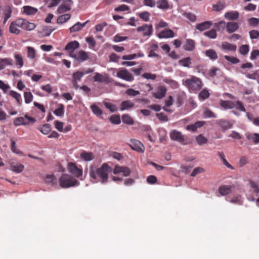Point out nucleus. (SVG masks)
<instances>
[{
    "label": "nucleus",
    "mask_w": 259,
    "mask_h": 259,
    "mask_svg": "<svg viewBox=\"0 0 259 259\" xmlns=\"http://www.w3.org/2000/svg\"><path fill=\"white\" fill-rule=\"evenodd\" d=\"M38 130L43 134L47 135L51 130V125L50 124H45L41 127H39Z\"/></svg>",
    "instance_id": "obj_41"
},
{
    "label": "nucleus",
    "mask_w": 259,
    "mask_h": 259,
    "mask_svg": "<svg viewBox=\"0 0 259 259\" xmlns=\"http://www.w3.org/2000/svg\"><path fill=\"white\" fill-rule=\"evenodd\" d=\"M135 106V104L130 100H125L121 102L120 104V111L130 110Z\"/></svg>",
    "instance_id": "obj_16"
},
{
    "label": "nucleus",
    "mask_w": 259,
    "mask_h": 259,
    "mask_svg": "<svg viewBox=\"0 0 259 259\" xmlns=\"http://www.w3.org/2000/svg\"><path fill=\"white\" fill-rule=\"evenodd\" d=\"M249 33L251 39H257L259 37V32L257 30H251Z\"/></svg>",
    "instance_id": "obj_62"
},
{
    "label": "nucleus",
    "mask_w": 259,
    "mask_h": 259,
    "mask_svg": "<svg viewBox=\"0 0 259 259\" xmlns=\"http://www.w3.org/2000/svg\"><path fill=\"white\" fill-rule=\"evenodd\" d=\"M11 169L16 173H21L24 168V166L22 164L16 163L14 162L10 163Z\"/></svg>",
    "instance_id": "obj_18"
},
{
    "label": "nucleus",
    "mask_w": 259,
    "mask_h": 259,
    "mask_svg": "<svg viewBox=\"0 0 259 259\" xmlns=\"http://www.w3.org/2000/svg\"><path fill=\"white\" fill-rule=\"evenodd\" d=\"M227 31L229 33H233L239 28V25L237 23L234 22H228L226 26Z\"/></svg>",
    "instance_id": "obj_17"
},
{
    "label": "nucleus",
    "mask_w": 259,
    "mask_h": 259,
    "mask_svg": "<svg viewBox=\"0 0 259 259\" xmlns=\"http://www.w3.org/2000/svg\"><path fill=\"white\" fill-rule=\"evenodd\" d=\"M83 76L81 71H76L73 73L72 83L75 89L78 88L79 86L77 84V81H80Z\"/></svg>",
    "instance_id": "obj_13"
},
{
    "label": "nucleus",
    "mask_w": 259,
    "mask_h": 259,
    "mask_svg": "<svg viewBox=\"0 0 259 259\" xmlns=\"http://www.w3.org/2000/svg\"><path fill=\"white\" fill-rule=\"evenodd\" d=\"M131 148L137 152L143 153L144 152V146L143 144L139 140L136 139H131L130 143L128 144Z\"/></svg>",
    "instance_id": "obj_8"
},
{
    "label": "nucleus",
    "mask_w": 259,
    "mask_h": 259,
    "mask_svg": "<svg viewBox=\"0 0 259 259\" xmlns=\"http://www.w3.org/2000/svg\"><path fill=\"white\" fill-rule=\"evenodd\" d=\"M59 183L62 188H68L79 185V182L73 176L63 174L59 179Z\"/></svg>",
    "instance_id": "obj_2"
},
{
    "label": "nucleus",
    "mask_w": 259,
    "mask_h": 259,
    "mask_svg": "<svg viewBox=\"0 0 259 259\" xmlns=\"http://www.w3.org/2000/svg\"><path fill=\"white\" fill-rule=\"evenodd\" d=\"M71 18L70 14H65L60 16L57 20V23L59 24H62L67 21Z\"/></svg>",
    "instance_id": "obj_33"
},
{
    "label": "nucleus",
    "mask_w": 259,
    "mask_h": 259,
    "mask_svg": "<svg viewBox=\"0 0 259 259\" xmlns=\"http://www.w3.org/2000/svg\"><path fill=\"white\" fill-rule=\"evenodd\" d=\"M226 24L224 21H221L214 24L215 28L219 31L223 30L226 27Z\"/></svg>",
    "instance_id": "obj_48"
},
{
    "label": "nucleus",
    "mask_w": 259,
    "mask_h": 259,
    "mask_svg": "<svg viewBox=\"0 0 259 259\" xmlns=\"http://www.w3.org/2000/svg\"><path fill=\"white\" fill-rule=\"evenodd\" d=\"M122 120L123 123L129 125H133L134 123L133 119L128 114H123Z\"/></svg>",
    "instance_id": "obj_38"
},
{
    "label": "nucleus",
    "mask_w": 259,
    "mask_h": 259,
    "mask_svg": "<svg viewBox=\"0 0 259 259\" xmlns=\"http://www.w3.org/2000/svg\"><path fill=\"white\" fill-rule=\"evenodd\" d=\"M183 85L186 87L190 91H197L203 87L201 80L195 76H192L190 78L186 79L183 81Z\"/></svg>",
    "instance_id": "obj_3"
},
{
    "label": "nucleus",
    "mask_w": 259,
    "mask_h": 259,
    "mask_svg": "<svg viewBox=\"0 0 259 259\" xmlns=\"http://www.w3.org/2000/svg\"><path fill=\"white\" fill-rule=\"evenodd\" d=\"M110 121L114 124H119L121 123V119L119 115L114 114L110 116Z\"/></svg>",
    "instance_id": "obj_44"
},
{
    "label": "nucleus",
    "mask_w": 259,
    "mask_h": 259,
    "mask_svg": "<svg viewBox=\"0 0 259 259\" xmlns=\"http://www.w3.org/2000/svg\"><path fill=\"white\" fill-rule=\"evenodd\" d=\"M10 95L12 97L15 98L16 100L17 101V103L19 105H21L22 104V101H21V95L16 92L14 91H11L10 92Z\"/></svg>",
    "instance_id": "obj_42"
},
{
    "label": "nucleus",
    "mask_w": 259,
    "mask_h": 259,
    "mask_svg": "<svg viewBox=\"0 0 259 259\" xmlns=\"http://www.w3.org/2000/svg\"><path fill=\"white\" fill-rule=\"evenodd\" d=\"M221 107L225 109H233L235 107V103L231 101H221L220 103Z\"/></svg>",
    "instance_id": "obj_24"
},
{
    "label": "nucleus",
    "mask_w": 259,
    "mask_h": 259,
    "mask_svg": "<svg viewBox=\"0 0 259 259\" xmlns=\"http://www.w3.org/2000/svg\"><path fill=\"white\" fill-rule=\"evenodd\" d=\"M197 143L199 145H202L207 142V139L202 134L199 135L196 138Z\"/></svg>",
    "instance_id": "obj_49"
},
{
    "label": "nucleus",
    "mask_w": 259,
    "mask_h": 259,
    "mask_svg": "<svg viewBox=\"0 0 259 259\" xmlns=\"http://www.w3.org/2000/svg\"><path fill=\"white\" fill-rule=\"evenodd\" d=\"M24 97L26 104H29L32 102L33 100V95L30 92H25L24 93Z\"/></svg>",
    "instance_id": "obj_53"
},
{
    "label": "nucleus",
    "mask_w": 259,
    "mask_h": 259,
    "mask_svg": "<svg viewBox=\"0 0 259 259\" xmlns=\"http://www.w3.org/2000/svg\"><path fill=\"white\" fill-rule=\"evenodd\" d=\"M195 47V41L192 39H187L186 44L184 46V49L187 51H193Z\"/></svg>",
    "instance_id": "obj_23"
},
{
    "label": "nucleus",
    "mask_w": 259,
    "mask_h": 259,
    "mask_svg": "<svg viewBox=\"0 0 259 259\" xmlns=\"http://www.w3.org/2000/svg\"><path fill=\"white\" fill-rule=\"evenodd\" d=\"M17 23L18 27L28 31L33 30L36 27L34 23L29 22L27 20L23 19L17 20Z\"/></svg>",
    "instance_id": "obj_6"
},
{
    "label": "nucleus",
    "mask_w": 259,
    "mask_h": 259,
    "mask_svg": "<svg viewBox=\"0 0 259 259\" xmlns=\"http://www.w3.org/2000/svg\"><path fill=\"white\" fill-rule=\"evenodd\" d=\"M229 201L232 203L238 204L239 205L242 204V201L241 199L240 196H238L231 199Z\"/></svg>",
    "instance_id": "obj_59"
},
{
    "label": "nucleus",
    "mask_w": 259,
    "mask_h": 259,
    "mask_svg": "<svg viewBox=\"0 0 259 259\" xmlns=\"http://www.w3.org/2000/svg\"><path fill=\"white\" fill-rule=\"evenodd\" d=\"M150 14L147 11L143 12L139 14V17L144 21L147 22L149 20Z\"/></svg>",
    "instance_id": "obj_55"
},
{
    "label": "nucleus",
    "mask_w": 259,
    "mask_h": 259,
    "mask_svg": "<svg viewBox=\"0 0 259 259\" xmlns=\"http://www.w3.org/2000/svg\"><path fill=\"white\" fill-rule=\"evenodd\" d=\"M14 58L16 61V65L18 66L19 68H21L24 65L22 56L19 54H15Z\"/></svg>",
    "instance_id": "obj_46"
},
{
    "label": "nucleus",
    "mask_w": 259,
    "mask_h": 259,
    "mask_svg": "<svg viewBox=\"0 0 259 259\" xmlns=\"http://www.w3.org/2000/svg\"><path fill=\"white\" fill-rule=\"evenodd\" d=\"M56 179L53 175H48L46 178V182L48 184H50L54 186L56 183Z\"/></svg>",
    "instance_id": "obj_47"
},
{
    "label": "nucleus",
    "mask_w": 259,
    "mask_h": 259,
    "mask_svg": "<svg viewBox=\"0 0 259 259\" xmlns=\"http://www.w3.org/2000/svg\"><path fill=\"white\" fill-rule=\"evenodd\" d=\"M70 56L79 62L85 61L89 58L88 53L82 50L79 51L77 54H75L74 52H72L70 53Z\"/></svg>",
    "instance_id": "obj_9"
},
{
    "label": "nucleus",
    "mask_w": 259,
    "mask_h": 259,
    "mask_svg": "<svg viewBox=\"0 0 259 259\" xmlns=\"http://www.w3.org/2000/svg\"><path fill=\"white\" fill-rule=\"evenodd\" d=\"M212 25V22L211 21H206L202 23L197 24L196 25V29L200 31L208 29Z\"/></svg>",
    "instance_id": "obj_15"
},
{
    "label": "nucleus",
    "mask_w": 259,
    "mask_h": 259,
    "mask_svg": "<svg viewBox=\"0 0 259 259\" xmlns=\"http://www.w3.org/2000/svg\"><path fill=\"white\" fill-rule=\"evenodd\" d=\"M137 31H145L144 36H150L152 33L153 27L152 25L144 24L142 26H139L137 28Z\"/></svg>",
    "instance_id": "obj_11"
},
{
    "label": "nucleus",
    "mask_w": 259,
    "mask_h": 259,
    "mask_svg": "<svg viewBox=\"0 0 259 259\" xmlns=\"http://www.w3.org/2000/svg\"><path fill=\"white\" fill-rule=\"evenodd\" d=\"M104 105L107 109H109L111 112H114L117 111L118 110L117 107L115 105L110 102H105L104 103Z\"/></svg>",
    "instance_id": "obj_50"
},
{
    "label": "nucleus",
    "mask_w": 259,
    "mask_h": 259,
    "mask_svg": "<svg viewBox=\"0 0 259 259\" xmlns=\"http://www.w3.org/2000/svg\"><path fill=\"white\" fill-rule=\"evenodd\" d=\"M179 64L185 67H190L191 64V58L189 57H186L179 61Z\"/></svg>",
    "instance_id": "obj_34"
},
{
    "label": "nucleus",
    "mask_w": 259,
    "mask_h": 259,
    "mask_svg": "<svg viewBox=\"0 0 259 259\" xmlns=\"http://www.w3.org/2000/svg\"><path fill=\"white\" fill-rule=\"evenodd\" d=\"M233 124L228 120H223L220 121V126L223 130L226 131L231 128Z\"/></svg>",
    "instance_id": "obj_40"
},
{
    "label": "nucleus",
    "mask_w": 259,
    "mask_h": 259,
    "mask_svg": "<svg viewBox=\"0 0 259 259\" xmlns=\"http://www.w3.org/2000/svg\"><path fill=\"white\" fill-rule=\"evenodd\" d=\"M108 76L104 77L99 73H96L94 76V81L99 82H108Z\"/></svg>",
    "instance_id": "obj_28"
},
{
    "label": "nucleus",
    "mask_w": 259,
    "mask_h": 259,
    "mask_svg": "<svg viewBox=\"0 0 259 259\" xmlns=\"http://www.w3.org/2000/svg\"><path fill=\"white\" fill-rule=\"evenodd\" d=\"M12 11L10 8H8L7 10H6L4 12V22H6L8 19H9L11 16Z\"/></svg>",
    "instance_id": "obj_63"
},
{
    "label": "nucleus",
    "mask_w": 259,
    "mask_h": 259,
    "mask_svg": "<svg viewBox=\"0 0 259 259\" xmlns=\"http://www.w3.org/2000/svg\"><path fill=\"white\" fill-rule=\"evenodd\" d=\"M64 107L63 104H60L59 107L54 111L57 116H61L64 114Z\"/></svg>",
    "instance_id": "obj_52"
},
{
    "label": "nucleus",
    "mask_w": 259,
    "mask_h": 259,
    "mask_svg": "<svg viewBox=\"0 0 259 259\" xmlns=\"http://www.w3.org/2000/svg\"><path fill=\"white\" fill-rule=\"evenodd\" d=\"M249 50V46L247 45H243L239 49V53L244 56L248 54Z\"/></svg>",
    "instance_id": "obj_51"
},
{
    "label": "nucleus",
    "mask_w": 259,
    "mask_h": 259,
    "mask_svg": "<svg viewBox=\"0 0 259 259\" xmlns=\"http://www.w3.org/2000/svg\"><path fill=\"white\" fill-rule=\"evenodd\" d=\"M12 59L10 58H0V70L4 69L6 66L12 65Z\"/></svg>",
    "instance_id": "obj_25"
},
{
    "label": "nucleus",
    "mask_w": 259,
    "mask_h": 259,
    "mask_svg": "<svg viewBox=\"0 0 259 259\" xmlns=\"http://www.w3.org/2000/svg\"><path fill=\"white\" fill-rule=\"evenodd\" d=\"M239 13L237 11H232L226 12L224 17L229 20H235L238 18Z\"/></svg>",
    "instance_id": "obj_19"
},
{
    "label": "nucleus",
    "mask_w": 259,
    "mask_h": 259,
    "mask_svg": "<svg viewBox=\"0 0 259 259\" xmlns=\"http://www.w3.org/2000/svg\"><path fill=\"white\" fill-rule=\"evenodd\" d=\"M125 94L131 97H135L140 93L139 91H136L133 89H129L126 91Z\"/></svg>",
    "instance_id": "obj_57"
},
{
    "label": "nucleus",
    "mask_w": 259,
    "mask_h": 259,
    "mask_svg": "<svg viewBox=\"0 0 259 259\" xmlns=\"http://www.w3.org/2000/svg\"><path fill=\"white\" fill-rule=\"evenodd\" d=\"M166 92V88L161 85L158 87L156 92L153 93V96L156 99H161L165 96Z\"/></svg>",
    "instance_id": "obj_14"
},
{
    "label": "nucleus",
    "mask_w": 259,
    "mask_h": 259,
    "mask_svg": "<svg viewBox=\"0 0 259 259\" xmlns=\"http://www.w3.org/2000/svg\"><path fill=\"white\" fill-rule=\"evenodd\" d=\"M67 169L74 177L81 180L80 178L82 176V170L78 168L75 163L72 162H69L67 165Z\"/></svg>",
    "instance_id": "obj_5"
},
{
    "label": "nucleus",
    "mask_w": 259,
    "mask_h": 259,
    "mask_svg": "<svg viewBox=\"0 0 259 259\" xmlns=\"http://www.w3.org/2000/svg\"><path fill=\"white\" fill-rule=\"evenodd\" d=\"M91 109L94 114L97 116H100L102 115V111L100 108L95 104L91 106Z\"/></svg>",
    "instance_id": "obj_43"
},
{
    "label": "nucleus",
    "mask_w": 259,
    "mask_h": 259,
    "mask_svg": "<svg viewBox=\"0 0 259 259\" xmlns=\"http://www.w3.org/2000/svg\"><path fill=\"white\" fill-rule=\"evenodd\" d=\"M80 157L84 161H91L94 159L93 154L91 152H83L80 154Z\"/></svg>",
    "instance_id": "obj_37"
},
{
    "label": "nucleus",
    "mask_w": 259,
    "mask_h": 259,
    "mask_svg": "<svg viewBox=\"0 0 259 259\" xmlns=\"http://www.w3.org/2000/svg\"><path fill=\"white\" fill-rule=\"evenodd\" d=\"M157 4V7L159 9L167 10L169 8V6L167 0H158Z\"/></svg>",
    "instance_id": "obj_29"
},
{
    "label": "nucleus",
    "mask_w": 259,
    "mask_h": 259,
    "mask_svg": "<svg viewBox=\"0 0 259 259\" xmlns=\"http://www.w3.org/2000/svg\"><path fill=\"white\" fill-rule=\"evenodd\" d=\"M199 96L203 100H205L209 97V93L207 90L203 89L200 92Z\"/></svg>",
    "instance_id": "obj_58"
},
{
    "label": "nucleus",
    "mask_w": 259,
    "mask_h": 259,
    "mask_svg": "<svg viewBox=\"0 0 259 259\" xmlns=\"http://www.w3.org/2000/svg\"><path fill=\"white\" fill-rule=\"evenodd\" d=\"M54 30L55 29H53L51 26H46L43 27L42 30L39 31L38 33L40 36L46 37L49 36Z\"/></svg>",
    "instance_id": "obj_22"
},
{
    "label": "nucleus",
    "mask_w": 259,
    "mask_h": 259,
    "mask_svg": "<svg viewBox=\"0 0 259 259\" xmlns=\"http://www.w3.org/2000/svg\"><path fill=\"white\" fill-rule=\"evenodd\" d=\"M89 22V20H87L83 23H81L79 22H77L69 29L70 32H74L80 30L83 27H84L86 24Z\"/></svg>",
    "instance_id": "obj_21"
},
{
    "label": "nucleus",
    "mask_w": 259,
    "mask_h": 259,
    "mask_svg": "<svg viewBox=\"0 0 259 259\" xmlns=\"http://www.w3.org/2000/svg\"><path fill=\"white\" fill-rule=\"evenodd\" d=\"M223 49L225 50H229L231 51H235L237 49V47L235 45L230 44L228 42H224L222 45Z\"/></svg>",
    "instance_id": "obj_36"
},
{
    "label": "nucleus",
    "mask_w": 259,
    "mask_h": 259,
    "mask_svg": "<svg viewBox=\"0 0 259 259\" xmlns=\"http://www.w3.org/2000/svg\"><path fill=\"white\" fill-rule=\"evenodd\" d=\"M156 115L161 121H167L168 120L167 116L163 112L156 113Z\"/></svg>",
    "instance_id": "obj_61"
},
{
    "label": "nucleus",
    "mask_w": 259,
    "mask_h": 259,
    "mask_svg": "<svg viewBox=\"0 0 259 259\" xmlns=\"http://www.w3.org/2000/svg\"><path fill=\"white\" fill-rule=\"evenodd\" d=\"M203 35L211 39H215L217 37L216 30L212 29L209 31L204 32Z\"/></svg>",
    "instance_id": "obj_39"
},
{
    "label": "nucleus",
    "mask_w": 259,
    "mask_h": 259,
    "mask_svg": "<svg viewBox=\"0 0 259 259\" xmlns=\"http://www.w3.org/2000/svg\"><path fill=\"white\" fill-rule=\"evenodd\" d=\"M116 76L127 81H132L134 77L126 69H123L117 71Z\"/></svg>",
    "instance_id": "obj_7"
},
{
    "label": "nucleus",
    "mask_w": 259,
    "mask_h": 259,
    "mask_svg": "<svg viewBox=\"0 0 259 259\" xmlns=\"http://www.w3.org/2000/svg\"><path fill=\"white\" fill-rule=\"evenodd\" d=\"M225 8V5L219 2L216 5L212 6V10L214 11H221Z\"/></svg>",
    "instance_id": "obj_56"
},
{
    "label": "nucleus",
    "mask_w": 259,
    "mask_h": 259,
    "mask_svg": "<svg viewBox=\"0 0 259 259\" xmlns=\"http://www.w3.org/2000/svg\"><path fill=\"white\" fill-rule=\"evenodd\" d=\"M71 10V5L68 4H62L59 6L57 9V12L58 14L64 13L67 11Z\"/></svg>",
    "instance_id": "obj_32"
},
{
    "label": "nucleus",
    "mask_w": 259,
    "mask_h": 259,
    "mask_svg": "<svg viewBox=\"0 0 259 259\" xmlns=\"http://www.w3.org/2000/svg\"><path fill=\"white\" fill-rule=\"evenodd\" d=\"M17 20L15 22H12L9 26V31L11 33L18 34L20 33V30L17 28Z\"/></svg>",
    "instance_id": "obj_35"
},
{
    "label": "nucleus",
    "mask_w": 259,
    "mask_h": 259,
    "mask_svg": "<svg viewBox=\"0 0 259 259\" xmlns=\"http://www.w3.org/2000/svg\"><path fill=\"white\" fill-rule=\"evenodd\" d=\"M232 186L231 185H223L219 187V192L222 196H225L230 194L231 192Z\"/></svg>",
    "instance_id": "obj_20"
},
{
    "label": "nucleus",
    "mask_w": 259,
    "mask_h": 259,
    "mask_svg": "<svg viewBox=\"0 0 259 259\" xmlns=\"http://www.w3.org/2000/svg\"><path fill=\"white\" fill-rule=\"evenodd\" d=\"M36 119L26 114L24 117L16 118L14 120V124L16 126L20 125H26L29 124L30 122L34 123Z\"/></svg>",
    "instance_id": "obj_4"
},
{
    "label": "nucleus",
    "mask_w": 259,
    "mask_h": 259,
    "mask_svg": "<svg viewBox=\"0 0 259 259\" xmlns=\"http://www.w3.org/2000/svg\"><path fill=\"white\" fill-rule=\"evenodd\" d=\"M224 58L225 59V60L231 62L233 64H235L239 62V60L234 56L230 57L229 56H225Z\"/></svg>",
    "instance_id": "obj_54"
},
{
    "label": "nucleus",
    "mask_w": 259,
    "mask_h": 259,
    "mask_svg": "<svg viewBox=\"0 0 259 259\" xmlns=\"http://www.w3.org/2000/svg\"><path fill=\"white\" fill-rule=\"evenodd\" d=\"M184 15L189 20L192 22H194L196 19V16L192 13H185Z\"/></svg>",
    "instance_id": "obj_64"
},
{
    "label": "nucleus",
    "mask_w": 259,
    "mask_h": 259,
    "mask_svg": "<svg viewBox=\"0 0 259 259\" xmlns=\"http://www.w3.org/2000/svg\"><path fill=\"white\" fill-rule=\"evenodd\" d=\"M112 171V168L107 163H104L101 167L95 168L91 166L90 168L89 176L93 180L99 179L102 184H106L108 181V175Z\"/></svg>",
    "instance_id": "obj_1"
},
{
    "label": "nucleus",
    "mask_w": 259,
    "mask_h": 259,
    "mask_svg": "<svg viewBox=\"0 0 259 259\" xmlns=\"http://www.w3.org/2000/svg\"><path fill=\"white\" fill-rule=\"evenodd\" d=\"M27 57L30 59H33L35 57L36 52L35 49L31 47L28 46L27 47Z\"/></svg>",
    "instance_id": "obj_45"
},
{
    "label": "nucleus",
    "mask_w": 259,
    "mask_h": 259,
    "mask_svg": "<svg viewBox=\"0 0 259 259\" xmlns=\"http://www.w3.org/2000/svg\"><path fill=\"white\" fill-rule=\"evenodd\" d=\"M36 8L29 6L23 7V11L25 14L27 15H34L37 12Z\"/></svg>",
    "instance_id": "obj_30"
},
{
    "label": "nucleus",
    "mask_w": 259,
    "mask_h": 259,
    "mask_svg": "<svg viewBox=\"0 0 259 259\" xmlns=\"http://www.w3.org/2000/svg\"><path fill=\"white\" fill-rule=\"evenodd\" d=\"M159 38H172L175 36L174 31L170 29H164L157 34Z\"/></svg>",
    "instance_id": "obj_12"
},
{
    "label": "nucleus",
    "mask_w": 259,
    "mask_h": 259,
    "mask_svg": "<svg viewBox=\"0 0 259 259\" xmlns=\"http://www.w3.org/2000/svg\"><path fill=\"white\" fill-rule=\"evenodd\" d=\"M248 163L247 158L245 156L240 157L239 161V165L240 167H243Z\"/></svg>",
    "instance_id": "obj_60"
},
{
    "label": "nucleus",
    "mask_w": 259,
    "mask_h": 259,
    "mask_svg": "<svg viewBox=\"0 0 259 259\" xmlns=\"http://www.w3.org/2000/svg\"><path fill=\"white\" fill-rule=\"evenodd\" d=\"M170 139L175 141L179 142L180 143H183L185 141L184 136L182 133L176 130H172L169 134Z\"/></svg>",
    "instance_id": "obj_10"
},
{
    "label": "nucleus",
    "mask_w": 259,
    "mask_h": 259,
    "mask_svg": "<svg viewBox=\"0 0 259 259\" xmlns=\"http://www.w3.org/2000/svg\"><path fill=\"white\" fill-rule=\"evenodd\" d=\"M246 138L255 144L259 143V134L258 133L249 134L246 136Z\"/></svg>",
    "instance_id": "obj_27"
},
{
    "label": "nucleus",
    "mask_w": 259,
    "mask_h": 259,
    "mask_svg": "<svg viewBox=\"0 0 259 259\" xmlns=\"http://www.w3.org/2000/svg\"><path fill=\"white\" fill-rule=\"evenodd\" d=\"M205 55L210 59L215 60L218 58L217 52L213 49H209L205 51Z\"/></svg>",
    "instance_id": "obj_31"
},
{
    "label": "nucleus",
    "mask_w": 259,
    "mask_h": 259,
    "mask_svg": "<svg viewBox=\"0 0 259 259\" xmlns=\"http://www.w3.org/2000/svg\"><path fill=\"white\" fill-rule=\"evenodd\" d=\"M79 47V42L76 40L68 42L65 47L66 51L72 50L73 52L74 50Z\"/></svg>",
    "instance_id": "obj_26"
}]
</instances>
